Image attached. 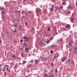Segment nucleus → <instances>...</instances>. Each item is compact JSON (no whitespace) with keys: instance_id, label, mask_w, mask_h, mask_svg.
I'll return each mask as SVG.
<instances>
[{"instance_id":"1","label":"nucleus","mask_w":77,"mask_h":77,"mask_svg":"<svg viewBox=\"0 0 77 77\" xmlns=\"http://www.w3.org/2000/svg\"><path fill=\"white\" fill-rule=\"evenodd\" d=\"M0 10L2 11L1 14L2 15L5 14V10L4 8L1 7L0 8Z\"/></svg>"},{"instance_id":"2","label":"nucleus","mask_w":77,"mask_h":77,"mask_svg":"<svg viewBox=\"0 0 77 77\" xmlns=\"http://www.w3.org/2000/svg\"><path fill=\"white\" fill-rule=\"evenodd\" d=\"M73 54H74V55H75L77 54V47L75 48H74V51L73 52Z\"/></svg>"},{"instance_id":"3","label":"nucleus","mask_w":77,"mask_h":77,"mask_svg":"<svg viewBox=\"0 0 77 77\" xmlns=\"http://www.w3.org/2000/svg\"><path fill=\"white\" fill-rule=\"evenodd\" d=\"M36 13H37V15H38V14H41V10L40 9H37L36 8Z\"/></svg>"},{"instance_id":"4","label":"nucleus","mask_w":77,"mask_h":77,"mask_svg":"<svg viewBox=\"0 0 77 77\" xmlns=\"http://www.w3.org/2000/svg\"><path fill=\"white\" fill-rule=\"evenodd\" d=\"M72 41H71V42H70L69 43V46L67 45V47H71V45H72Z\"/></svg>"},{"instance_id":"5","label":"nucleus","mask_w":77,"mask_h":77,"mask_svg":"<svg viewBox=\"0 0 77 77\" xmlns=\"http://www.w3.org/2000/svg\"><path fill=\"white\" fill-rule=\"evenodd\" d=\"M70 25L69 24H66V29H68V30H70Z\"/></svg>"},{"instance_id":"6","label":"nucleus","mask_w":77,"mask_h":77,"mask_svg":"<svg viewBox=\"0 0 77 77\" xmlns=\"http://www.w3.org/2000/svg\"><path fill=\"white\" fill-rule=\"evenodd\" d=\"M49 9H50V11L51 12L53 11V10H54V6H53V5H52V7L51 8H50Z\"/></svg>"},{"instance_id":"7","label":"nucleus","mask_w":77,"mask_h":77,"mask_svg":"<svg viewBox=\"0 0 77 77\" xmlns=\"http://www.w3.org/2000/svg\"><path fill=\"white\" fill-rule=\"evenodd\" d=\"M35 63L37 65V64H38V63H39V61L38 60H35Z\"/></svg>"},{"instance_id":"8","label":"nucleus","mask_w":77,"mask_h":77,"mask_svg":"<svg viewBox=\"0 0 77 77\" xmlns=\"http://www.w3.org/2000/svg\"><path fill=\"white\" fill-rule=\"evenodd\" d=\"M21 13L22 15H23V16H24V17L26 16V12L24 11H22L21 12Z\"/></svg>"},{"instance_id":"9","label":"nucleus","mask_w":77,"mask_h":77,"mask_svg":"<svg viewBox=\"0 0 77 77\" xmlns=\"http://www.w3.org/2000/svg\"><path fill=\"white\" fill-rule=\"evenodd\" d=\"M25 52H26V51H29V48H25Z\"/></svg>"},{"instance_id":"10","label":"nucleus","mask_w":77,"mask_h":77,"mask_svg":"<svg viewBox=\"0 0 77 77\" xmlns=\"http://www.w3.org/2000/svg\"><path fill=\"white\" fill-rule=\"evenodd\" d=\"M50 73H51L50 72L49 73H48V75H49V77H52L53 76V75H52V73H51L50 75Z\"/></svg>"},{"instance_id":"11","label":"nucleus","mask_w":77,"mask_h":77,"mask_svg":"<svg viewBox=\"0 0 77 77\" xmlns=\"http://www.w3.org/2000/svg\"><path fill=\"white\" fill-rule=\"evenodd\" d=\"M18 26V23H15V25H14V26H15V27H17V26Z\"/></svg>"},{"instance_id":"12","label":"nucleus","mask_w":77,"mask_h":77,"mask_svg":"<svg viewBox=\"0 0 77 77\" xmlns=\"http://www.w3.org/2000/svg\"><path fill=\"white\" fill-rule=\"evenodd\" d=\"M66 58H64L63 59H62V60L63 61V62H65V60H66Z\"/></svg>"},{"instance_id":"13","label":"nucleus","mask_w":77,"mask_h":77,"mask_svg":"<svg viewBox=\"0 0 77 77\" xmlns=\"http://www.w3.org/2000/svg\"><path fill=\"white\" fill-rule=\"evenodd\" d=\"M44 77H47L48 76V75L47 74H45L43 75Z\"/></svg>"},{"instance_id":"14","label":"nucleus","mask_w":77,"mask_h":77,"mask_svg":"<svg viewBox=\"0 0 77 77\" xmlns=\"http://www.w3.org/2000/svg\"><path fill=\"white\" fill-rule=\"evenodd\" d=\"M39 44L41 45H42V42L41 41H40L39 42Z\"/></svg>"},{"instance_id":"15","label":"nucleus","mask_w":77,"mask_h":77,"mask_svg":"<svg viewBox=\"0 0 77 77\" xmlns=\"http://www.w3.org/2000/svg\"><path fill=\"white\" fill-rule=\"evenodd\" d=\"M46 43L47 44H49V43H50V41L48 40L46 41Z\"/></svg>"},{"instance_id":"16","label":"nucleus","mask_w":77,"mask_h":77,"mask_svg":"<svg viewBox=\"0 0 77 77\" xmlns=\"http://www.w3.org/2000/svg\"><path fill=\"white\" fill-rule=\"evenodd\" d=\"M32 62H33V60H32L30 61L29 62V63L30 64H32Z\"/></svg>"},{"instance_id":"17","label":"nucleus","mask_w":77,"mask_h":77,"mask_svg":"<svg viewBox=\"0 0 77 77\" xmlns=\"http://www.w3.org/2000/svg\"><path fill=\"white\" fill-rule=\"evenodd\" d=\"M13 33H14L15 32H17V30L16 29V28L15 29V30L13 31Z\"/></svg>"},{"instance_id":"18","label":"nucleus","mask_w":77,"mask_h":77,"mask_svg":"<svg viewBox=\"0 0 77 77\" xmlns=\"http://www.w3.org/2000/svg\"><path fill=\"white\" fill-rule=\"evenodd\" d=\"M25 63H26V61H23V64H25Z\"/></svg>"},{"instance_id":"19","label":"nucleus","mask_w":77,"mask_h":77,"mask_svg":"<svg viewBox=\"0 0 77 77\" xmlns=\"http://www.w3.org/2000/svg\"><path fill=\"white\" fill-rule=\"evenodd\" d=\"M54 47H55V46H54V45H52L51 46V48H54Z\"/></svg>"},{"instance_id":"20","label":"nucleus","mask_w":77,"mask_h":77,"mask_svg":"<svg viewBox=\"0 0 77 77\" xmlns=\"http://www.w3.org/2000/svg\"><path fill=\"white\" fill-rule=\"evenodd\" d=\"M70 61H71V60L70 59H69L66 61V62H70Z\"/></svg>"},{"instance_id":"21","label":"nucleus","mask_w":77,"mask_h":77,"mask_svg":"<svg viewBox=\"0 0 77 77\" xmlns=\"http://www.w3.org/2000/svg\"><path fill=\"white\" fill-rule=\"evenodd\" d=\"M2 71H5V68L4 67L3 68Z\"/></svg>"},{"instance_id":"22","label":"nucleus","mask_w":77,"mask_h":77,"mask_svg":"<svg viewBox=\"0 0 77 77\" xmlns=\"http://www.w3.org/2000/svg\"><path fill=\"white\" fill-rule=\"evenodd\" d=\"M6 36L7 37H9V33H8L7 34Z\"/></svg>"},{"instance_id":"23","label":"nucleus","mask_w":77,"mask_h":77,"mask_svg":"<svg viewBox=\"0 0 77 77\" xmlns=\"http://www.w3.org/2000/svg\"><path fill=\"white\" fill-rule=\"evenodd\" d=\"M42 44H43V46H45V43H42Z\"/></svg>"},{"instance_id":"24","label":"nucleus","mask_w":77,"mask_h":77,"mask_svg":"<svg viewBox=\"0 0 77 77\" xmlns=\"http://www.w3.org/2000/svg\"><path fill=\"white\" fill-rule=\"evenodd\" d=\"M17 68V66H15L14 67V68Z\"/></svg>"},{"instance_id":"25","label":"nucleus","mask_w":77,"mask_h":77,"mask_svg":"<svg viewBox=\"0 0 77 77\" xmlns=\"http://www.w3.org/2000/svg\"><path fill=\"white\" fill-rule=\"evenodd\" d=\"M63 8V6H61L60 7V8L61 9H62Z\"/></svg>"},{"instance_id":"26","label":"nucleus","mask_w":77,"mask_h":77,"mask_svg":"<svg viewBox=\"0 0 77 77\" xmlns=\"http://www.w3.org/2000/svg\"><path fill=\"white\" fill-rule=\"evenodd\" d=\"M65 2H63V3H62V4L63 5H65Z\"/></svg>"},{"instance_id":"27","label":"nucleus","mask_w":77,"mask_h":77,"mask_svg":"<svg viewBox=\"0 0 77 77\" xmlns=\"http://www.w3.org/2000/svg\"><path fill=\"white\" fill-rule=\"evenodd\" d=\"M29 14H30L32 13V11H29Z\"/></svg>"},{"instance_id":"28","label":"nucleus","mask_w":77,"mask_h":77,"mask_svg":"<svg viewBox=\"0 0 77 77\" xmlns=\"http://www.w3.org/2000/svg\"><path fill=\"white\" fill-rule=\"evenodd\" d=\"M19 29L20 30H22V28L21 27H19Z\"/></svg>"},{"instance_id":"29","label":"nucleus","mask_w":77,"mask_h":77,"mask_svg":"<svg viewBox=\"0 0 77 77\" xmlns=\"http://www.w3.org/2000/svg\"><path fill=\"white\" fill-rule=\"evenodd\" d=\"M57 57H56L55 56H54V59H56L57 58Z\"/></svg>"},{"instance_id":"30","label":"nucleus","mask_w":77,"mask_h":77,"mask_svg":"<svg viewBox=\"0 0 77 77\" xmlns=\"http://www.w3.org/2000/svg\"><path fill=\"white\" fill-rule=\"evenodd\" d=\"M27 37H25L23 38V39H27Z\"/></svg>"},{"instance_id":"31","label":"nucleus","mask_w":77,"mask_h":77,"mask_svg":"<svg viewBox=\"0 0 77 77\" xmlns=\"http://www.w3.org/2000/svg\"><path fill=\"white\" fill-rule=\"evenodd\" d=\"M25 24L26 26H27L28 24H27V22H25Z\"/></svg>"},{"instance_id":"32","label":"nucleus","mask_w":77,"mask_h":77,"mask_svg":"<svg viewBox=\"0 0 77 77\" xmlns=\"http://www.w3.org/2000/svg\"><path fill=\"white\" fill-rule=\"evenodd\" d=\"M50 28H48V31H50Z\"/></svg>"},{"instance_id":"33","label":"nucleus","mask_w":77,"mask_h":77,"mask_svg":"<svg viewBox=\"0 0 77 77\" xmlns=\"http://www.w3.org/2000/svg\"><path fill=\"white\" fill-rule=\"evenodd\" d=\"M69 9H72V7H69Z\"/></svg>"},{"instance_id":"34","label":"nucleus","mask_w":77,"mask_h":77,"mask_svg":"<svg viewBox=\"0 0 77 77\" xmlns=\"http://www.w3.org/2000/svg\"><path fill=\"white\" fill-rule=\"evenodd\" d=\"M53 38H50V40H53Z\"/></svg>"},{"instance_id":"35","label":"nucleus","mask_w":77,"mask_h":77,"mask_svg":"<svg viewBox=\"0 0 77 77\" xmlns=\"http://www.w3.org/2000/svg\"><path fill=\"white\" fill-rule=\"evenodd\" d=\"M23 41V40H21L20 41V42H22Z\"/></svg>"},{"instance_id":"36","label":"nucleus","mask_w":77,"mask_h":77,"mask_svg":"<svg viewBox=\"0 0 77 77\" xmlns=\"http://www.w3.org/2000/svg\"><path fill=\"white\" fill-rule=\"evenodd\" d=\"M50 52H51V53H53V51H51Z\"/></svg>"},{"instance_id":"37","label":"nucleus","mask_w":77,"mask_h":77,"mask_svg":"<svg viewBox=\"0 0 77 77\" xmlns=\"http://www.w3.org/2000/svg\"><path fill=\"white\" fill-rule=\"evenodd\" d=\"M12 57H15V55H13L12 56Z\"/></svg>"},{"instance_id":"38","label":"nucleus","mask_w":77,"mask_h":77,"mask_svg":"<svg viewBox=\"0 0 77 77\" xmlns=\"http://www.w3.org/2000/svg\"><path fill=\"white\" fill-rule=\"evenodd\" d=\"M14 64V63H10V65H13Z\"/></svg>"},{"instance_id":"39","label":"nucleus","mask_w":77,"mask_h":77,"mask_svg":"<svg viewBox=\"0 0 77 77\" xmlns=\"http://www.w3.org/2000/svg\"><path fill=\"white\" fill-rule=\"evenodd\" d=\"M21 11V10L20 11H19L18 12V13H20V11Z\"/></svg>"},{"instance_id":"40","label":"nucleus","mask_w":77,"mask_h":77,"mask_svg":"<svg viewBox=\"0 0 77 77\" xmlns=\"http://www.w3.org/2000/svg\"><path fill=\"white\" fill-rule=\"evenodd\" d=\"M69 13H70V12L69 11H68V12H67V14H69Z\"/></svg>"},{"instance_id":"41","label":"nucleus","mask_w":77,"mask_h":77,"mask_svg":"<svg viewBox=\"0 0 77 77\" xmlns=\"http://www.w3.org/2000/svg\"><path fill=\"white\" fill-rule=\"evenodd\" d=\"M57 69H55V72H57Z\"/></svg>"},{"instance_id":"42","label":"nucleus","mask_w":77,"mask_h":77,"mask_svg":"<svg viewBox=\"0 0 77 77\" xmlns=\"http://www.w3.org/2000/svg\"><path fill=\"white\" fill-rule=\"evenodd\" d=\"M26 0H23V2H26Z\"/></svg>"},{"instance_id":"43","label":"nucleus","mask_w":77,"mask_h":77,"mask_svg":"<svg viewBox=\"0 0 77 77\" xmlns=\"http://www.w3.org/2000/svg\"><path fill=\"white\" fill-rule=\"evenodd\" d=\"M26 45V43H25L24 44V45Z\"/></svg>"},{"instance_id":"44","label":"nucleus","mask_w":77,"mask_h":77,"mask_svg":"<svg viewBox=\"0 0 77 77\" xmlns=\"http://www.w3.org/2000/svg\"><path fill=\"white\" fill-rule=\"evenodd\" d=\"M51 66H53V64L52 63H51Z\"/></svg>"},{"instance_id":"45","label":"nucleus","mask_w":77,"mask_h":77,"mask_svg":"<svg viewBox=\"0 0 77 77\" xmlns=\"http://www.w3.org/2000/svg\"><path fill=\"white\" fill-rule=\"evenodd\" d=\"M7 71H8V68H7Z\"/></svg>"},{"instance_id":"46","label":"nucleus","mask_w":77,"mask_h":77,"mask_svg":"<svg viewBox=\"0 0 77 77\" xmlns=\"http://www.w3.org/2000/svg\"><path fill=\"white\" fill-rule=\"evenodd\" d=\"M27 41V40L26 39H25V41Z\"/></svg>"},{"instance_id":"47","label":"nucleus","mask_w":77,"mask_h":77,"mask_svg":"<svg viewBox=\"0 0 77 77\" xmlns=\"http://www.w3.org/2000/svg\"><path fill=\"white\" fill-rule=\"evenodd\" d=\"M6 34H8V33H9L8 32H6Z\"/></svg>"},{"instance_id":"48","label":"nucleus","mask_w":77,"mask_h":77,"mask_svg":"<svg viewBox=\"0 0 77 77\" xmlns=\"http://www.w3.org/2000/svg\"><path fill=\"white\" fill-rule=\"evenodd\" d=\"M0 43H1V42H2V41L1 40H0Z\"/></svg>"},{"instance_id":"49","label":"nucleus","mask_w":77,"mask_h":77,"mask_svg":"<svg viewBox=\"0 0 77 77\" xmlns=\"http://www.w3.org/2000/svg\"><path fill=\"white\" fill-rule=\"evenodd\" d=\"M6 66H7L8 67V65H6Z\"/></svg>"},{"instance_id":"50","label":"nucleus","mask_w":77,"mask_h":77,"mask_svg":"<svg viewBox=\"0 0 77 77\" xmlns=\"http://www.w3.org/2000/svg\"><path fill=\"white\" fill-rule=\"evenodd\" d=\"M5 75L6 74V72H5Z\"/></svg>"},{"instance_id":"51","label":"nucleus","mask_w":77,"mask_h":77,"mask_svg":"<svg viewBox=\"0 0 77 77\" xmlns=\"http://www.w3.org/2000/svg\"><path fill=\"white\" fill-rule=\"evenodd\" d=\"M76 6H77V3H76Z\"/></svg>"},{"instance_id":"52","label":"nucleus","mask_w":77,"mask_h":77,"mask_svg":"<svg viewBox=\"0 0 77 77\" xmlns=\"http://www.w3.org/2000/svg\"><path fill=\"white\" fill-rule=\"evenodd\" d=\"M25 77H28L27 76H26Z\"/></svg>"},{"instance_id":"53","label":"nucleus","mask_w":77,"mask_h":77,"mask_svg":"<svg viewBox=\"0 0 77 77\" xmlns=\"http://www.w3.org/2000/svg\"><path fill=\"white\" fill-rule=\"evenodd\" d=\"M9 71H10V70H8V72H9Z\"/></svg>"},{"instance_id":"54","label":"nucleus","mask_w":77,"mask_h":77,"mask_svg":"<svg viewBox=\"0 0 77 77\" xmlns=\"http://www.w3.org/2000/svg\"><path fill=\"white\" fill-rule=\"evenodd\" d=\"M20 64V65H21V64H22V63H19Z\"/></svg>"},{"instance_id":"55","label":"nucleus","mask_w":77,"mask_h":77,"mask_svg":"<svg viewBox=\"0 0 77 77\" xmlns=\"http://www.w3.org/2000/svg\"><path fill=\"white\" fill-rule=\"evenodd\" d=\"M63 1H65V0H63Z\"/></svg>"},{"instance_id":"56","label":"nucleus","mask_w":77,"mask_h":77,"mask_svg":"<svg viewBox=\"0 0 77 77\" xmlns=\"http://www.w3.org/2000/svg\"><path fill=\"white\" fill-rule=\"evenodd\" d=\"M48 77H50V76H48Z\"/></svg>"},{"instance_id":"57","label":"nucleus","mask_w":77,"mask_h":77,"mask_svg":"<svg viewBox=\"0 0 77 77\" xmlns=\"http://www.w3.org/2000/svg\"><path fill=\"white\" fill-rule=\"evenodd\" d=\"M26 47H27V46H26Z\"/></svg>"}]
</instances>
